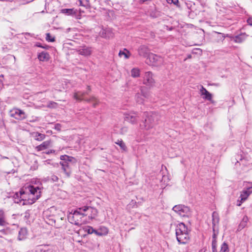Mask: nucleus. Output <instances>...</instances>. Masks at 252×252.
<instances>
[{"instance_id":"obj_40","label":"nucleus","mask_w":252,"mask_h":252,"mask_svg":"<svg viewBox=\"0 0 252 252\" xmlns=\"http://www.w3.org/2000/svg\"><path fill=\"white\" fill-rule=\"evenodd\" d=\"M86 231L89 234H93V233H94V229L92 226H88Z\"/></svg>"},{"instance_id":"obj_47","label":"nucleus","mask_w":252,"mask_h":252,"mask_svg":"<svg viewBox=\"0 0 252 252\" xmlns=\"http://www.w3.org/2000/svg\"><path fill=\"white\" fill-rule=\"evenodd\" d=\"M247 23L249 25L252 26V18L250 17L248 18L247 20Z\"/></svg>"},{"instance_id":"obj_42","label":"nucleus","mask_w":252,"mask_h":252,"mask_svg":"<svg viewBox=\"0 0 252 252\" xmlns=\"http://www.w3.org/2000/svg\"><path fill=\"white\" fill-rule=\"evenodd\" d=\"M51 180L52 182H57L59 180V178L55 175H53L51 177Z\"/></svg>"},{"instance_id":"obj_25","label":"nucleus","mask_w":252,"mask_h":252,"mask_svg":"<svg viewBox=\"0 0 252 252\" xmlns=\"http://www.w3.org/2000/svg\"><path fill=\"white\" fill-rule=\"evenodd\" d=\"M108 230L106 227H101L98 230L94 229V233L97 236H102L108 234Z\"/></svg>"},{"instance_id":"obj_39","label":"nucleus","mask_w":252,"mask_h":252,"mask_svg":"<svg viewBox=\"0 0 252 252\" xmlns=\"http://www.w3.org/2000/svg\"><path fill=\"white\" fill-rule=\"evenodd\" d=\"M46 40L50 42H53L55 41L54 38H51V35L49 33L46 34Z\"/></svg>"},{"instance_id":"obj_17","label":"nucleus","mask_w":252,"mask_h":252,"mask_svg":"<svg viewBox=\"0 0 252 252\" xmlns=\"http://www.w3.org/2000/svg\"><path fill=\"white\" fill-rule=\"evenodd\" d=\"M218 234V228L213 231V240L212 243V252H217L216 238Z\"/></svg>"},{"instance_id":"obj_16","label":"nucleus","mask_w":252,"mask_h":252,"mask_svg":"<svg viewBox=\"0 0 252 252\" xmlns=\"http://www.w3.org/2000/svg\"><path fill=\"white\" fill-rule=\"evenodd\" d=\"M149 50L148 47L145 45H141L138 49V54L140 56H143L144 57H147V56L149 53Z\"/></svg>"},{"instance_id":"obj_22","label":"nucleus","mask_w":252,"mask_h":252,"mask_svg":"<svg viewBox=\"0 0 252 252\" xmlns=\"http://www.w3.org/2000/svg\"><path fill=\"white\" fill-rule=\"evenodd\" d=\"M25 192L23 190H21L19 192H15L13 197L14 202L15 203H19L22 200V199H20V198H21V196ZM22 200H23V199H22Z\"/></svg>"},{"instance_id":"obj_49","label":"nucleus","mask_w":252,"mask_h":252,"mask_svg":"<svg viewBox=\"0 0 252 252\" xmlns=\"http://www.w3.org/2000/svg\"><path fill=\"white\" fill-rule=\"evenodd\" d=\"M3 76H0V87L3 85V80H2Z\"/></svg>"},{"instance_id":"obj_32","label":"nucleus","mask_w":252,"mask_h":252,"mask_svg":"<svg viewBox=\"0 0 252 252\" xmlns=\"http://www.w3.org/2000/svg\"><path fill=\"white\" fill-rule=\"evenodd\" d=\"M61 13L67 15H71L75 14L73 9L64 8L61 10Z\"/></svg>"},{"instance_id":"obj_15","label":"nucleus","mask_w":252,"mask_h":252,"mask_svg":"<svg viewBox=\"0 0 252 252\" xmlns=\"http://www.w3.org/2000/svg\"><path fill=\"white\" fill-rule=\"evenodd\" d=\"M219 222V217L218 213L214 212L212 214V224H213V230L215 231L216 229L218 228V224Z\"/></svg>"},{"instance_id":"obj_18","label":"nucleus","mask_w":252,"mask_h":252,"mask_svg":"<svg viewBox=\"0 0 252 252\" xmlns=\"http://www.w3.org/2000/svg\"><path fill=\"white\" fill-rule=\"evenodd\" d=\"M48 245H39L36 247L35 252H52Z\"/></svg>"},{"instance_id":"obj_35","label":"nucleus","mask_w":252,"mask_h":252,"mask_svg":"<svg viewBox=\"0 0 252 252\" xmlns=\"http://www.w3.org/2000/svg\"><path fill=\"white\" fill-rule=\"evenodd\" d=\"M5 223L4 212L2 210H0V225L3 226Z\"/></svg>"},{"instance_id":"obj_11","label":"nucleus","mask_w":252,"mask_h":252,"mask_svg":"<svg viewBox=\"0 0 252 252\" xmlns=\"http://www.w3.org/2000/svg\"><path fill=\"white\" fill-rule=\"evenodd\" d=\"M60 164L62 166V169L63 171L67 177H69L71 172L69 163L67 161H60Z\"/></svg>"},{"instance_id":"obj_3","label":"nucleus","mask_w":252,"mask_h":252,"mask_svg":"<svg viewBox=\"0 0 252 252\" xmlns=\"http://www.w3.org/2000/svg\"><path fill=\"white\" fill-rule=\"evenodd\" d=\"M82 212L83 211H80L79 208H78L73 214H70L68 216L69 221L77 226H80L84 224L85 221L82 220V218L84 216H87V214H85Z\"/></svg>"},{"instance_id":"obj_48","label":"nucleus","mask_w":252,"mask_h":252,"mask_svg":"<svg viewBox=\"0 0 252 252\" xmlns=\"http://www.w3.org/2000/svg\"><path fill=\"white\" fill-rule=\"evenodd\" d=\"M35 46L38 47L42 48H46L45 47L43 46L41 43H36L35 44Z\"/></svg>"},{"instance_id":"obj_52","label":"nucleus","mask_w":252,"mask_h":252,"mask_svg":"<svg viewBox=\"0 0 252 252\" xmlns=\"http://www.w3.org/2000/svg\"><path fill=\"white\" fill-rule=\"evenodd\" d=\"M188 58L190 59L191 58V55H189L188 57Z\"/></svg>"},{"instance_id":"obj_21","label":"nucleus","mask_w":252,"mask_h":252,"mask_svg":"<svg viewBox=\"0 0 252 252\" xmlns=\"http://www.w3.org/2000/svg\"><path fill=\"white\" fill-rule=\"evenodd\" d=\"M38 190L39 188L38 187L30 186L28 188V190L31 192V194L34 195L36 196V197L35 199V200L37 199L39 196L40 191H38Z\"/></svg>"},{"instance_id":"obj_12","label":"nucleus","mask_w":252,"mask_h":252,"mask_svg":"<svg viewBox=\"0 0 252 252\" xmlns=\"http://www.w3.org/2000/svg\"><path fill=\"white\" fill-rule=\"evenodd\" d=\"M200 94L203 99L211 101L212 99V94L210 93L203 86H201Z\"/></svg>"},{"instance_id":"obj_29","label":"nucleus","mask_w":252,"mask_h":252,"mask_svg":"<svg viewBox=\"0 0 252 252\" xmlns=\"http://www.w3.org/2000/svg\"><path fill=\"white\" fill-rule=\"evenodd\" d=\"M248 220V217L246 216H244L239 225L238 229H242L244 228L247 225Z\"/></svg>"},{"instance_id":"obj_14","label":"nucleus","mask_w":252,"mask_h":252,"mask_svg":"<svg viewBox=\"0 0 252 252\" xmlns=\"http://www.w3.org/2000/svg\"><path fill=\"white\" fill-rule=\"evenodd\" d=\"M252 187L249 188L246 190H243L241 192L240 198H242V201H246L250 195L252 193Z\"/></svg>"},{"instance_id":"obj_53","label":"nucleus","mask_w":252,"mask_h":252,"mask_svg":"<svg viewBox=\"0 0 252 252\" xmlns=\"http://www.w3.org/2000/svg\"><path fill=\"white\" fill-rule=\"evenodd\" d=\"M46 162L47 164H50V162H49V161H46Z\"/></svg>"},{"instance_id":"obj_19","label":"nucleus","mask_w":252,"mask_h":252,"mask_svg":"<svg viewBox=\"0 0 252 252\" xmlns=\"http://www.w3.org/2000/svg\"><path fill=\"white\" fill-rule=\"evenodd\" d=\"M50 141H45L43 142L42 144H41L40 145L36 146L35 149L37 151H42L50 147Z\"/></svg>"},{"instance_id":"obj_30","label":"nucleus","mask_w":252,"mask_h":252,"mask_svg":"<svg viewBox=\"0 0 252 252\" xmlns=\"http://www.w3.org/2000/svg\"><path fill=\"white\" fill-rule=\"evenodd\" d=\"M130 52L126 49H124L123 51H120L119 53V56L120 57H122V56H124L125 59H128L130 57Z\"/></svg>"},{"instance_id":"obj_36","label":"nucleus","mask_w":252,"mask_h":252,"mask_svg":"<svg viewBox=\"0 0 252 252\" xmlns=\"http://www.w3.org/2000/svg\"><path fill=\"white\" fill-rule=\"evenodd\" d=\"M220 252H229L228 245L225 242H223L221 245Z\"/></svg>"},{"instance_id":"obj_34","label":"nucleus","mask_w":252,"mask_h":252,"mask_svg":"<svg viewBox=\"0 0 252 252\" xmlns=\"http://www.w3.org/2000/svg\"><path fill=\"white\" fill-rule=\"evenodd\" d=\"M115 143L118 145L123 151H126V146L122 140H118L117 141L115 142Z\"/></svg>"},{"instance_id":"obj_41","label":"nucleus","mask_w":252,"mask_h":252,"mask_svg":"<svg viewBox=\"0 0 252 252\" xmlns=\"http://www.w3.org/2000/svg\"><path fill=\"white\" fill-rule=\"evenodd\" d=\"M192 53L193 54H201L202 53V50L199 48L193 49Z\"/></svg>"},{"instance_id":"obj_20","label":"nucleus","mask_w":252,"mask_h":252,"mask_svg":"<svg viewBox=\"0 0 252 252\" xmlns=\"http://www.w3.org/2000/svg\"><path fill=\"white\" fill-rule=\"evenodd\" d=\"M79 210L80 211H83V212H84L88 210H90L94 215L93 217H91V219L94 218L97 213V210L96 209L89 206H84L82 208H79Z\"/></svg>"},{"instance_id":"obj_24","label":"nucleus","mask_w":252,"mask_h":252,"mask_svg":"<svg viewBox=\"0 0 252 252\" xmlns=\"http://www.w3.org/2000/svg\"><path fill=\"white\" fill-rule=\"evenodd\" d=\"M247 35L245 33H242L237 35L234 37V41L236 43H241L245 40Z\"/></svg>"},{"instance_id":"obj_38","label":"nucleus","mask_w":252,"mask_h":252,"mask_svg":"<svg viewBox=\"0 0 252 252\" xmlns=\"http://www.w3.org/2000/svg\"><path fill=\"white\" fill-rule=\"evenodd\" d=\"M57 106V103L54 101H50L47 105V107L51 108H56Z\"/></svg>"},{"instance_id":"obj_4","label":"nucleus","mask_w":252,"mask_h":252,"mask_svg":"<svg viewBox=\"0 0 252 252\" xmlns=\"http://www.w3.org/2000/svg\"><path fill=\"white\" fill-rule=\"evenodd\" d=\"M144 115L146 118L144 121L140 124V126L141 128L148 130L152 128L154 125L155 115L153 114H151L147 112H145Z\"/></svg>"},{"instance_id":"obj_46","label":"nucleus","mask_w":252,"mask_h":252,"mask_svg":"<svg viewBox=\"0 0 252 252\" xmlns=\"http://www.w3.org/2000/svg\"><path fill=\"white\" fill-rule=\"evenodd\" d=\"M245 201H242V198H240V199L237 200V206H240L242 203H243Z\"/></svg>"},{"instance_id":"obj_13","label":"nucleus","mask_w":252,"mask_h":252,"mask_svg":"<svg viewBox=\"0 0 252 252\" xmlns=\"http://www.w3.org/2000/svg\"><path fill=\"white\" fill-rule=\"evenodd\" d=\"M78 52L79 54L84 56H90L92 52V50L91 47H89L86 46H81L78 50Z\"/></svg>"},{"instance_id":"obj_28","label":"nucleus","mask_w":252,"mask_h":252,"mask_svg":"<svg viewBox=\"0 0 252 252\" xmlns=\"http://www.w3.org/2000/svg\"><path fill=\"white\" fill-rule=\"evenodd\" d=\"M35 139L37 141H41L45 138V135L38 132H34L32 134Z\"/></svg>"},{"instance_id":"obj_43","label":"nucleus","mask_w":252,"mask_h":252,"mask_svg":"<svg viewBox=\"0 0 252 252\" xmlns=\"http://www.w3.org/2000/svg\"><path fill=\"white\" fill-rule=\"evenodd\" d=\"M127 128L126 127H123L121 129L120 133L122 134H125L127 132Z\"/></svg>"},{"instance_id":"obj_7","label":"nucleus","mask_w":252,"mask_h":252,"mask_svg":"<svg viewBox=\"0 0 252 252\" xmlns=\"http://www.w3.org/2000/svg\"><path fill=\"white\" fill-rule=\"evenodd\" d=\"M141 94L137 93L135 95L136 101L139 103H143L144 98H147L150 96V92L145 87H141L140 88Z\"/></svg>"},{"instance_id":"obj_51","label":"nucleus","mask_w":252,"mask_h":252,"mask_svg":"<svg viewBox=\"0 0 252 252\" xmlns=\"http://www.w3.org/2000/svg\"><path fill=\"white\" fill-rule=\"evenodd\" d=\"M151 0H140V2L141 3H144V2H146V1H151Z\"/></svg>"},{"instance_id":"obj_27","label":"nucleus","mask_w":252,"mask_h":252,"mask_svg":"<svg viewBox=\"0 0 252 252\" xmlns=\"http://www.w3.org/2000/svg\"><path fill=\"white\" fill-rule=\"evenodd\" d=\"M49 55L48 53L45 52H42L38 54V59L40 61L43 62V61L48 60L49 59Z\"/></svg>"},{"instance_id":"obj_2","label":"nucleus","mask_w":252,"mask_h":252,"mask_svg":"<svg viewBox=\"0 0 252 252\" xmlns=\"http://www.w3.org/2000/svg\"><path fill=\"white\" fill-rule=\"evenodd\" d=\"M177 240L180 244H186L189 240L188 230L184 223H179L176 228Z\"/></svg>"},{"instance_id":"obj_10","label":"nucleus","mask_w":252,"mask_h":252,"mask_svg":"<svg viewBox=\"0 0 252 252\" xmlns=\"http://www.w3.org/2000/svg\"><path fill=\"white\" fill-rule=\"evenodd\" d=\"M137 114L133 112L125 114V120L129 123L134 124L137 122Z\"/></svg>"},{"instance_id":"obj_9","label":"nucleus","mask_w":252,"mask_h":252,"mask_svg":"<svg viewBox=\"0 0 252 252\" xmlns=\"http://www.w3.org/2000/svg\"><path fill=\"white\" fill-rule=\"evenodd\" d=\"M149 59L152 62V65L155 66H160L163 63V59L161 57L153 54L149 56Z\"/></svg>"},{"instance_id":"obj_44","label":"nucleus","mask_w":252,"mask_h":252,"mask_svg":"<svg viewBox=\"0 0 252 252\" xmlns=\"http://www.w3.org/2000/svg\"><path fill=\"white\" fill-rule=\"evenodd\" d=\"M168 2L169 3V2L172 3L174 4H175V5H176L177 6H178V4H179V0H168Z\"/></svg>"},{"instance_id":"obj_8","label":"nucleus","mask_w":252,"mask_h":252,"mask_svg":"<svg viewBox=\"0 0 252 252\" xmlns=\"http://www.w3.org/2000/svg\"><path fill=\"white\" fill-rule=\"evenodd\" d=\"M9 115L10 117L19 121L24 120L27 118L26 114L23 110L16 108H14L10 111Z\"/></svg>"},{"instance_id":"obj_31","label":"nucleus","mask_w":252,"mask_h":252,"mask_svg":"<svg viewBox=\"0 0 252 252\" xmlns=\"http://www.w3.org/2000/svg\"><path fill=\"white\" fill-rule=\"evenodd\" d=\"M131 75L132 77L137 78L140 76V69L138 68H133L131 70Z\"/></svg>"},{"instance_id":"obj_6","label":"nucleus","mask_w":252,"mask_h":252,"mask_svg":"<svg viewBox=\"0 0 252 252\" xmlns=\"http://www.w3.org/2000/svg\"><path fill=\"white\" fill-rule=\"evenodd\" d=\"M172 210L181 217H189L190 215L189 208L183 205H175Z\"/></svg>"},{"instance_id":"obj_5","label":"nucleus","mask_w":252,"mask_h":252,"mask_svg":"<svg viewBox=\"0 0 252 252\" xmlns=\"http://www.w3.org/2000/svg\"><path fill=\"white\" fill-rule=\"evenodd\" d=\"M143 84L149 88L153 87L155 84V80L152 72H146L143 76Z\"/></svg>"},{"instance_id":"obj_33","label":"nucleus","mask_w":252,"mask_h":252,"mask_svg":"<svg viewBox=\"0 0 252 252\" xmlns=\"http://www.w3.org/2000/svg\"><path fill=\"white\" fill-rule=\"evenodd\" d=\"M60 159L64 161H67L68 163L71 162L74 159V158L72 157H70L67 155H63L60 157Z\"/></svg>"},{"instance_id":"obj_45","label":"nucleus","mask_w":252,"mask_h":252,"mask_svg":"<svg viewBox=\"0 0 252 252\" xmlns=\"http://www.w3.org/2000/svg\"><path fill=\"white\" fill-rule=\"evenodd\" d=\"M61 125L60 124H56L55 125V129L58 130V131H60L61 130Z\"/></svg>"},{"instance_id":"obj_37","label":"nucleus","mask_w":252,"mask_h":252,"mask_svg":"<svg viewBox=\"0 0 252 252\" xmlns=\"http://www.w3.org/2000/svg\"><path fill=\"white\" fill-rule=\"evenodd\" d=\"M79 5L87 7L89 6V1L87 0H78Z\"/></svg>"},{"instance_id":"obj_1","label":"nucleus","mask_w":252,"mask_h":252,"mask_svg":"<svg viewBox=\"0 0 252 252\" xmlns=\"http://www.w3.org/2000/svg\"><path fill=\"white\" fill-rule=\"evenodd\" d=\"M87 91L86 92L82 91L75 92L73 97L77 100H84L87 102L92 103L94 107H95L99 103V100L94 96H91L89 98L85 97L86 94H89L91 91L90 86H87Z\"/></svg>"},{"instance_id":"obj_23","label":"nucleus","mask_w":252,"mask_h":252,"mask_svg":"<svg viewBox=\"0 0 252 252\" xmlns=\"http://www.w3.org/2000/svg\"><path fill=\"white\" fill-rule=\"evenodd\" d=\"M27 235V230L25 228H22L20 229L18 233V239L19 240L21 241L24 240L26 238Z\"/></svg>"},{"instance_id":"obj_26","label":"nucleus","mask_w":252,"mask_h":252,"mask_svg":"<svg viewBox=\"0 0 252 252\" xmlns=\"http://www.w3.org/2000/svg\"><path fill=\"white\" fill-rule=\"evenodd\" d=\"M213 37L215 38V40L217 42H219L220 41H222L225 38V36L223 35V34L217 32H214V35H213Z\"/></svg>"},{"instance_id":"obj_50","label":"nucleus","mask_w":252,"mask_h":252,"mask_svg":"<svg viewBox=\"0 0 252 252\" xmlns=\"http://www.w3.org/2000/svg\"><path fill=\"white\" fill-rule=\"evenodd\" d=\"M55 152V150H50L49 151H48L46 154H51V153H54Z\"/></svg>"}]
</instances>
